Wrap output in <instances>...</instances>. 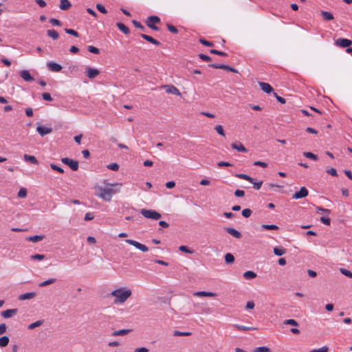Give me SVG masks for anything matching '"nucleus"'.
I'll use <instances>...</instances> for the list:
<instances>
[{"instance_id":"412c9836","label":"nucleus","mask_w":352,"mask_h":352,"mask_svg":"<svg viewBox=\"0 0 352 352\" xmlns=\"http://www.w3.org/2000/svg\"><path fill=\"white\" fill-rule=\"evenodd\" d=\"M36 296V292H28V293H25V294H21L18 298L19 300H29V299L34 298Z\"/></svg>"},{"instance_id":"f3484780","label":"nucleus","mask_w":352,"mask_h":352,"mask_svg":"<svg viewBox=\"0 0 352 352\" xmlns=\"http://www.w3.org/2000/svg\"><path fill=\"white\" fill-rule=\"evenodd\" d=\"M18 312L17 309H7L1 312V316L5 318H9L16 315Z\"/></svg>"},{"instance_id":"bb28decb","label":"nucleus","mask_w":352,"mask_h":352,"mask_svg":"<svg viewBox=\"0 0 352 352\" xmlns=\"http://www.w3.org/2000/svg\"><path fill=\"white\" fill-rule=\"evenodd\" d=\"M44 238L43 235H34L27 238V241H31L33 243L38 242L43 240Z\"/></svg>"},{"instance_id":"4c0bfd02","label":"nucleus","mask_w":352,"mask_h":352,"mask_svg":"<svg viewBox=\"0 0 352 352\" xmlns=\"http://www.w3.org/2000/svg\"><path fill=\"white\" fill-rule=\"evenodd\" d=\"M253 352H272L271 349L267 346H259L255 348Z\"/></svg>"},{"instance_id":"423d86ee","label":"nucleus","mask_w":352,"mask_h":352,"mask_svg":"<svg viewBox=\"0 0 352 352\" xmlns=\"http://www.w3.org/2000/svg\"><path fill=\"white\" fill-rule=\"evenodd\" d=\"M125 242L128 244H130L131 245H133L137 249L141 250L142 252H146L148 251V247H146L145 245L142 244L136 241L132 240V239H126Z\"/></svg>"},{"instance_id":"a878e982","label":"nucleus","mask_w":352,"mask_h":352,"mask_svg":"<svg viewBox=\"0 0 352 352\" xmlns=\"http://www.w3.org/2000/svg\"><path fill=\"white\" fill-rule=\"evenodd\" d=\"M47 36H49L50 37L53 38L54 40H56L59 37V34H58V32L53 29L48 30L47 31Z\"/></svg>"},{"instance_id":"774afa93","label":"nucleus","mask_w":352,"mask_h":352,"mask_svg":"<svg viewBox=\"0 0 352 352\" xmlns=\"http://www.w3.org/2000/svg\"><path fill=\"white\" fill-rule=\"evenodd\" d=\"M199 57L202 60H204V61H210V60H211V58L209 56L204 54H199Z\"/></svg>"},{"instance_id":"473e14b6","label":"nucleus","mask_w":352,"mask_h":352,"mask_svg":"<svg viewBox=\"0 0 352 352\" xmlns=\"http://www.w3.org/2000/svg\"><path fill=\"white\" fill-rule=\"evenodd\" d=\"M225 261L227 264L233 263L234 261V256L231 253H227L225 255Z\"/></svg>"},{"instance_id":"de8ad7c7","label":"nucleus","mask_w":352,"mask_h":352,"mask_svg":"<svg viewBox=\"0 0 352 352\" xmlns=\"http://www.w3.org/2000/svg\"><path fill=\"white\" fill-rule=\"evenodd\" d=\"M87 50L89 52L95 54H98L100 53L99 49L96 47H94V46H92V45H89L87 47Z\"/></svg>"},{"instance_id":"6e6d98bb","label":"nucleus","mask_w":352,"mask_h":352,"mask_svg":"<svg viewBox=\"0 0 352 352\" xmlns=\"http://www.w3.org/2000/svg\"><path fill=\"white\" fill-rule=\"evenodd\" d=\"M50 167L54 170H56V171H58L60 173H64V170H63V169L61 167H60V166H57V165H56L54 164H50Z\"/></svg>"},{"instance_id":"4be33fe9","label":"nucleus","mask_w":352,"mask_h":352,"mask_svg":"<svg viewBox=\"0 0 352 352\" xmlns=\"http://www.w3.org/2000/svg\"><path fill=\"white\" fill-rule=\"evenodd\" d=\"M116 26L124 34H129L130 33L129 28L127 26H126L124 23H122L121 22H118L116 23Z\"/></svg>"},{"instance_id":"1a4fd4ad","label":"nucleus","mask_w":352,"mask_h":352,"mask_svg":"<svg viewBox=\"0 0 352 352\" xmlns=\"http://www.w3.org/2000/svg\"><path fill=\"white\" fill-rule=\"evenodd\" d=\"M335 43L337 46L341 47H349L352 45V41L347 38H340L336 40Z\"/></svg>"},{"instance_id":"680f3d73","label":"nucleus","mask_w":352,"mask_h":352,"mask_svg":"<svg viewBox=\"0 0 352 352\" xmlns=\"http://www.w3.org/2000/svg\"><path fill=\"white\" fill-rule=\"evenodd\" d=\"M327 173L332 176L337 177V170L334 168H330L327 170Z\"/></svg>"},{"instance_id":"052dcab7","label":"nucleus","mask_w":352,"mask_h":352,"mask_svg":"<svg viewBox=\"0 0 352 352\" xmlns=\"http://www.w3.org/2000/svg\"><path fill=\"white\" fill-rule=\"evenodd\" d=\"M42 98L43 100L47 101H52L53 100L51 95L47 92L43 93Z\"/></svg>"},{"instance_id":"2eb2a0df","label":"nucleus","mask_w":352,"mask_h":352,"mask_svg":"<svg viewBox=\"0 0 352 352\" xmlns=\"http://www.w3.org/2000/svg\"><path fill=\"white\" fill-rule=\"evenodd\" d=\"M224 230L230 235L236 239H240L242 236L241 233L233 228H225Z\"/></svg>"},{"instance_id":"5701e85b","label":"nucleus","mask_w":352,"mask_h":352,"mask_svg":"<svg viewBox=\"0 0 352 352\" xmlns=\"http://www.w3.org/2000/svg\"><path fill=\"white\" fill-rule=\"evenodd\" d=\"M72 6L71 3L68 0H60L59 8L62 10H67Z\"/></svg>"},{"instance_id":"393cba45","label":"nucleus","mask_w":352,"mask_h":352,"mask_svg":"<svg viewBox=\"0 0 352 352\" xmlns=\"http://www.w3.org/2000/svg\"><path fill=\"white\" fill-rule=\"evenodd\" d=\"M234 177L239 178V179H243L247 180V181L250 182V183H253V178H252L251 177H250L249 175H248L246 174L236 173L234 175Z\"/></svg>"},{"instance_id":"7c9ffc66","label":"nucleus","mask_w":352,"mask_h":352,"mask_svg":"<svg viewBox=\"0 0 352 352\" xmlns=\"http://www.w3.org/2000/svg\"><path fill=\"white\" fill-rule=\"evenodd\" d=\"M321 15L325 21H331L333 19L332 13L327 11H321Z\"/></svg>"},{"instance_id":"e2e57ef3","label":"nucleus","mask_w":352,"mask_h":352,"mask_svg":"<svg viewBox=\"0 0 352 352\" xmlns=\"http://www.w3.org/2000/svg\"><path fill=\"white\" fill-rule=\"evenodd\" d=\"M50 22L53 25L60 26V25H62L61 22H60L58 19H54V18L50 19Z\"/></svg>"},{"instance_id":"6ab92c4d","label":"nucleus","mask_w":352,"mask_h":352,"mask_svg":"<svg viewBox=\"0 0 352 352\" xmlns=\"http://www.w3.org/2000/svg\"><path fill=\"white\" fill-rule=\"evenodd\" d=\"M258 85H259L261 89H262V91L267 94H270L272 91H273L272 87L267 82H259Z\"/></svg>"},{"instance_id":"4468645a","label":"nucleus","mask_w":352,"mask_h":352,"mask_svg":"<svg viewBox=\"0 0 352 352\" xmlns=\"http://www.w3.org/2000/svg\"><path fill=\"white\" fill-rule=\"evenodd\" d=\"M231 147L239 152L246 153L248 152L247 148L240 142H236L231 144Z\"/></svg>"},{"instance_id":"f704fd0d","label":"nucleus","mask_w":352,"mask_h":352,"mask_svg":"<svg viewBox=\"0 0 352 352\" xmlns=\"http://www.w3.org/2000/svg\"><path fill=\"white\" fill-rule=\"evenodd\" d=\"M243 277L246 279H252L256 277V274L253 271H247L243 274Z\"/></svg>"},{"instance_id":"a19ab883","label":"nucleus","mask_w":352,"mask_h":352,"mask_svg":"<svg viewBox=\"0 0 352 352\" xmlns=\"http://www.w3.org/2000/svg\"><path fill=\"white\" fill-rule=\"evenodd\" d=\"M199 41L204 45L205 46H207V47H213L214 46V43L210 42V41H208L203 38H200Z\"/></svg>"},{"instance_id":"338daca9","label":"nucleus","mask_w":352,"mask_h":352,"mask_svg":"<svg viewBox=\"0 0 352 352\" xmlns=\"http://www.w3.org/2000/svg\"><path fill=\"white\" fill-rule=\"evenodd\" d=\"M328 351V347L327 346H322L318 349H314L310 351L309 352H327Z\"/></svg>"},{"instance_id":"c85d7f7f","label":"nucleus","mask_w":352,"mask_h":352,"mask_svg":"<svg viewBox=\"0 0 352 352\" xmlns=\"http://www.w3.org/2000/svg\"><path fill=\"white\" fill-rule=\"evenodd\" d=\"M131 330V329H121L115 331L112 333L113 336H125L128 334Z\"/></svg>"},{"instance_id":"c756f323","label":"nucleus","mask_w":352,"mask_h":352,"mask_svg":"<svg viewBox=\"0 0 352 352\" xmlns=\"http://www.w3.org/2000/svg\"><path fill=\"white\" fill-rule=\"evenodd\" d=\"M273 252L276 256H282L286 252V250L282 247H275Z\"/></svg>"},{"instance_id":"5fc2aeb1","label":"nucleus","mask_w":352,"mask_h":352,"mask_svg":"<svg viewBox=\"0 0 352 352\" xmlns=\"http://www.w3.org/2000/svg\"><path fill=\"white\" fill-rule=\"evenodd\" d=\"M216 131L221 135L225 136V132L221 125H217L214 128Z\"/></svg>"},{"instance_id":"9b49d317","label":"nucleus","mask_w":352,"mask_h":352,"mask_svg":"<svg viewBox=\"0 0 352 352\" xmlns=\"http://www.w3.org/2000/svg\"><path fill=\"white\" fill-rule=\"evenodd\" d=\"M99 74L100 71L97 69L90 67L86 68V76L90 79L96 78Z\"/></svg>"},{"instance_id":"13d9d810","label":"nucleus","mask_w":352,"mask_h":352,"mask_svg":"<svg viewBox=\"0 0 352 352\" xmlns=\"http://www.w3.org/2000/svg\"><path fill=\"white\" fill-rule=\"evenodd\" d=\"M96 8L98 9V11H100V12H102L103 14H107V9L102 4L98 3L96 5Z\"/></svg>"},{"instance_id":"f03ea898","label":"nucleus","mask_w":352,"mask_h":352,"mask_svg":"<svg viewBox=\"0 0 352 352\" xmlns=\"http://www.w3.org/2000/svg\"><path fill=\"white\" fill-rule=\"evenodd\" d=\"M98 190L100 193L98 196L101 197L102 199L107 201H110L112 197L113 194L116 192V190L109 187H99Z\"/></svg>"},{"instance_id":"79ce46f5","label":"nucleus","mask_w":352,"mask_h":352,"mask_svg":"<svg viewBox=\"0 0 352 352\" xmlns=\"http://www.w3.org/2000/svg\"><path fill=\"white\" fill-rule=\"evenodd\" d=\"M120 166L117 163H111L107 165V168L111 170L118 171L119 170Z\"/></svg>"},{"instance_id":"69168bd1","label":"nucleus","mask_w":352,"mask_h":352,"mask_svg":"<svg viewBox=\"0 0 352 352\" xmlns=\"http://www.w3.org/2000/svg\"><path fill=\"white\" fill-rule=\"evenodd\" d=\"M234 195L238 197H242L245 195V191L243 190H236L234 191Z\"/></svg>"},{"instance_id":"7ed1b4c3","label":"nucleus","mask_w":352,"mask_h":352,"mask_svg":"<svg viewBox=\"0 0 352 352\" xmlns=\"http://www.w3.org/2000/svg\"><path fill=\"white\" fill-rule=\"evenodd\" d=\"M140 213L146 218L157 220L162 217V214L155 210L142 209Z\"/></svg>"},{"instance_id":"39448f33","label":"nucleus","mask_w":352,"mask_h":352,"mask_svg":"<svg viewBox=\"0 0 352 352\" xmlns=\"http://www.w3.org/2000/svg\"><path fill=\"white\" fill-rule=\"evenodd\" d=\"M61 161L63 164L69 166V167L74 171H76L78 170V162L68 157H63L61 159Z\"/></svg>"},{"instance_id":"58836bf2","label":"nucleus","mask_w":352,"mask_h":352,"mask_svg":"<svg viewBox=\"0 0 352 352\" xmlns=\"http://www.w3.org/2000/svg\"><path fill=\"white\" fill-rule=\"evenodd\" d=\"M303 155L307 158H309V159H311L313 160H318V156L316 155H315L314 153H311V152H305L303 153Z\"/></svg>"},{"instance_id":"a211bd4d","label":"nucleus","mask_w":352,"mask_h":352,"mask_svg":"<svg viewBox=\"0 0 352 352\" xmlns=\"http://www.w3.org/2000/svg\"><path fill=\"white\" fill-rule=\"evenodd\" d=\"M140 36L147 41L148 42L152 43V44H154L155 45H161V43L158 41H157L156 39L153 38L152 36H148L147 34H140Z\"/></svg>"},{"instance_id":"3c124183","label":"nucleus","mask_w":352,"mask_h":352,"mask_svg":"<svg viewBox=\"0 0 352 352\" xmlns=\"http://www.w3.org/2000/svg\"><path fill=\"white\" fill-rule=\"evenodd\" d=\"M179 250L182 252H186L188 254H192L194 252L193 250H190L187 246L185 245L179 246Z\"/></svg>"},{"instance_id":"a18cd8bd","label":"nucleus","mask_w":352,"mask_h":352,"mask_svg":"<svg viewBox=\"0 0 352 352\" xmlns=\"http://www.w3.org/2000/svg\"><path fill=\"white\" fill-rule=\"evenodd\" d=\"M190 335H191L190 332H182V331H177V330L174 331V332H173V336H188Z\"/></svg>"},{"instance_id":"b1692460","label":"nucleus","mask_w":352,"mask_h":352,"mask_svg":"<svg viewBox=\"0 0 352 352\" xmlns=\"http://www.w3.org/2000/svg\"><path fill=\"white\" fill-rule=\"evenodd\" d=\"M23 158H24L25 161L30 162H31L33 164H38V161L33 155H28V154H25L23 155Z\"/></svg>"},{"instance_id":"ddd939ff","label":"nucleus","mask_w":352,"mask_h":352,"mask_svg":"<svg viewBox=\"0 0 352 352\" xmlns=\"http://www.w3.org/2000/svg\"><path fill=\"white\" fill-rule=\"evenodd\" d=\"M47 66L52 72H59L62 69V66L54 62L47 63Z\"/></svg>"},{"instance_id":"603ef678","label":"nucleus","mask_w":352,"mask_h":352,"mask_svg":"<svg viewBox=\"0 0 352 352\" xmlns=\"http://www.w3.org/2000/svg\"><path fill=\"white\" fill-rule=\"evenodd\" d=\"M252 213V210L249 208L243 209L241 212L243 217H244L245 218L250 217L251 216Z\"/></svg>"},{"instance_id":"20e7f679","label":"nucleus","mask_w":352,"mask_h":352,"mask_svg":"<svg viewBox=\"0 0 352 352\" xmlns=\"http://www.w3.org/2000/svg\"><path fill=\"white\" fill-rule=\"evenodd\" d=\"M160 22V19L157 16H151L147 18L146 21V25L153 30H159L160 28L155 25V23H159Z\"/></svg>"},{"instance_id":"6e6552de","label":"nucleus","mask_w":352,"mask_h":352,"mask_svg":"<svg viewBox=\"0 0 352 352\" xmlns=\"http://www.w3.org/2000/svg\"><path fill=\"white\" fill-rule=\"evenodd\" d=\"M162 88L166 91L167 94L181 96L179 90L173 85H164L162 86Z\"/></svg>"},{"instance_id":"09e8293b","label":"nucleus","mask_w":352,"mask_h":352,"mask_svg":"<svg viewBox=\"0 0 352 352\" xmlns=\"http://www.w3.org/2000/svg\"><path fill=\"white\" fill-rule=\"evenodd\" d=\"M17 196L19 198H25L27 196V190L24 188H22L18 192Z\"/></svg>"},{"instance_id":"72a5a7b5","label":"nucleus","mask_w":352,"mask_h":352,"mask_svg":"<svg viewBox=\"0 0 352 352\" xmlns=\"http://www.w3.org/2000/svg\"><path fill=\"white\" fill-rule=\"evenodd\" d=\"M234 327L236 329H237L238 330H241V331H249V330H254V329H256L255 327H246V326L240 325V324H234Z\"/></svg>"},{"instance_id":"49530a36","label":"nucleus","mask_w":352,"mask_h":352,"mask_svg":"<svg viewBox=\"0 0 352 352\" xmlns=\"http://www.w3.org/2000/svg\"><path fill=\"white\" fill-rule=\"evenodd\" d=\"M65 31L67 34H70V35H72L75 37H78L79 36V34L78 32H76V30H73V29H67V28H65Z\"/></svg>"},{"instance_id":"dca6fc26","label":"nucleus","mask_w":352,"mask_h":352,"mask_svg":"<svg viewBox=\"0 0 352 352\" xmlns=\"http://www.w3.org/2000/svg\"><path fill=\"white\" fill-rule=\"evenodd\" d=\"M19 75L25 81L31 82L34 80V78L31 76L29 71L28 70H21Z\"/></svg>"},{"instance_id":"9d476101","label":"nucleus","mask_w":352,"mask_h":352,"mask_svg":"<svg viewBox=\"0 0 352 352\" xmlns=\"http://www.w3.org/2000/svg\"><path fill=\"white\" fill-rule=\"evenodd\" d=\"M309 192L307 189L305 187H301L300 190L298 192H296L293 196L292 198L295 199H301L303 197H305L308 195Z\"/></svg>"},{"instance_id":"2f4dec72","label":"nucleus","mask_w":352,"mask_h":352,"mask_svg":"<svg viewBox=\"0 0 352 352\" xmlns=\"http://www.w3.org/2000/svg\"><path fill=\"white\" fill-rule=\"evenodd\" d=\"M10 339L8 336H4L0 338V346L1 347H6L9 344Z\"/></svg>"},{"instance_id":"aec40b11","label":"nucleus","mask_w":352,"mask_h":352,"mask_svg":"<svg viewBox=\"0 0 352 352\" xmlns=\"http://www.w3.org/2000/svg\"><path fill=\"white\" fill-rule=\"evenodd\" d=\"M194 296H206V297H215L217 296V294L216 293H214V292H205V291H201V292H197L193 294Z\"/></svg>"},{"instance_id":"c03bdc74","label":"nucleus","mask_w":352,"mask_h":352,"mask_svg":"<svg viewBox=\"0 0 352 352\" xmlns=\"http://www.w3.org/2000/svg\"><path fill=\"white\" fill-rule=\"evenodd\" d=\"M210 53L212 54H217L221 56H228V54L221 51H219L217 50H210Z\"/></svg>"},{"instance_id":"f8f14e48","label":"nucleus","mask_w":352,"mask_h":352,"mask_svg":"<svg viewBox=\"0 0 352 352\" xmlns=\"http://www.w3.org/2000/svg\"><path fill=\"white\" fill-rule=\"evenodd\" d=\"M36 131L39 133V135L42 137L45 136L47 134L52 133V129L51 127H45L43 126H38L36 127Z\"/></svg>"},{"instance_id":"ea45409f","label":"nucleus","mask_w":352,"mask_h":352,"mask_svg":"<svg viewBox=\"0 0 352 352\" xmlns=\"http://www.w3.org/2000/svg\"><path fill=\"white\" fill-rule=\"evenodd\" d=\"M132 23L135 28H139L142 31H145V30H146L145 27L143 25H142V23L140 21H138L136 20H133Z\"/></svg>"},{"instance_id":"0e129e2a","label":"nucleus","mask_w":352,"mask_h":352,"mask_svg":"<svg viewBox=\"0 0 352 352\" xmlns=\"http://www.w3.org/2000/svg\"><path fill=\"white\" fill-rule=\"evenodd\" d=\"M274 96L276 98V100L281 104H285L286 102L285 99L281 96H279L276 93H274Z\"/></svg>"},{"instance_id":"0eeeda50","label":"nucleus","mask_w":352,"mask_h":352,"mask_svg":"<svg viewBox=\"0 0 352 352\" xmlns=\"http://www.w3.org/2000/svg\"><path fill=\"white\" fill-rule=\"evenodd\" d=\"M208 66L210 67H212L214 69H221L229 71V72H231L233 73H238V71L235 68L231 67L227 65L211 63V64H209Z\"/></svg>"},{"instance_id":"864d4df0","label":"nucleus","mask_w":352,"mask_h":352,"mask_svg":"<svg viewBox=\"0 0 352 352\" xmlns=\"http://www.w3.org/2000/svg\"><path fill=\"white\" fill-rule=\"evenodd\" d=\"M45 258V256L44 254H35L31 256V258L32 260H38L41 261L43 260Z\"/></svg>"},{"instance_id":"e433bc0d","label":"nucleus","mask_w":352,"mask_h":352,"mask_svg":"<svg viewBox=\"0 0 352 352\" xmlns=\"http://www.w3.org/2000/svg\"><path fill=\"white\" fill-rule=\"evenodd\" d=\"M56 280L55 278H50V279H48V280H47L45 281L40 283L38 284V286L40 287H45V286H47L48 285H50V284H52V283H55Z\"/></svg>"},{"instance_id":"cd10ccee","label":"nucleus","mask_w":352,"mask_h":352,"mask_svg":"<svg viewBox=\"0 0 352 352\" xmlns=\"http://www.w3.org/2000/svg\"><path fill=\"white\" fill-rule=\"evenodd\" d=\"M44 322L43 320H38L28 326V329L32 330L35 329L36 327L41 326Z\"/></svg>"},{"instance_id":"bf43d9fd","label":"nucleus","mask_w":352,"mask_h":352,"mask_svg":"<svg viewBox=\"0 0 352 352\" xmlns=\"http://www.w3.org/2000/svg\"><path fill=\"white\" fill-rule=\"evenodd\" d=\"M320 221L327 226H329L331 223V220L329 217H321Z\"/></svg>"},{"instance_id":"37998d69","label":"nucleus","mask_w":352,"mask_h":352,"mask_svg":"<svg viewBox=\"0 0 352 352\" xmlns=\"http://www.w3.org/2000/svg\"><path fill=\"white\" fill-rule=\"evenodd\" d=\"M283 323H284V324H289V325H292V326H295V327L298 326V322L296 320H295L294 319L285 320Z\"/></svg>"},{"instance_id":"c9c22d12","label":"nucleus","mask_w":352,"mask_h":352,"mask_svg":"<svg viewBox=\"0 0 352 352\" xmlns=\"http://www.w3.org/2000/svg\"><path fill=\"white\" fill-rule=\"evenodd\" d=\"M262 228L265 230H277L279 229L278 226L274 224H263L261 226Z\"/></svg>"},{"instance_id":"8fccbe9b","label":"nucleus","mask_w":352,"mask_h":352,"mask_svg":"<svg viewBox=\"0 0 352 352\" xmlns=\"http://www.w3.org/2000/svg\"><path fill=\"white\" fill-rule=\"evenodd\" d=\"M166 27L168 28V30L173 34H177L178 33V30L176 27H175L174 25H171V24H169V23H167L166 24Z\"/></svg>"},{"instance_id":"4d7b16f0","label":"nucleus","mask_w":352,"mask_h":352,"mask_svg":"<svg viewBox=\"0 0 352 352\" xmlns=\"http://www.w3.org/2000/svg\"><path fill=\"white\" fill-rule=\"evenodd\" d=\"M340 272L344 276H346L349 278H352V272L351 271L346 270L344 268H341Z\"/></svg>"},{"instance_id":"f257e3e1","label":"nucleus","mask_w":352,"mask_h":352,"mask_svg":"<svg viewBox=\"0 0 352 352\" xmlns=\"http://www.w3.org/2000/svg\"><path fill=\"white\" fill-rule=\"evenodd\" d=\"M132 292L129 289L120 288L113 290L111 295L113 296L115 304L123 303L131 296Z\"/></svg>"}]
</instances>
